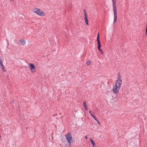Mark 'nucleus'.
Wrapping results in <instances>:
<instances>
[{
	"instance_id": "obj_16",
	"label": "nucleus",
	"mask_w": 147,
	"mask_h": 147,
	"mask_svg": "<svg viewBox=\"0 0 147 147\" xmlns=\"http://www.w3.org/2000/svg\"><path fill=\"white\" fill-rule=\"evenodd\" d=\"M145 34L146 35H147V25H146V29Z\"/></svg>"
},
{
	"instance_id": "obj_7",
	"label": "nucleus",
	"mask_w": 147,
	"mask_h": 147,
	"mask_svg": "<svg viewBox=\"0 0 147 147\" xmlns=\"http://www.w3.org/2000/svg\"><path fill=\"white\" fill-rule=\"evenodd\" d=\"M0 65L1 66L2 69L3 71L4 72L5 71V70L4 67V65H3V62L1 61V57L0 58Z\"/></svg>"
},
{
	"instance_id": "obj_5",
	"label": "nucleus",
	"mask_w": 147,
	"mask_h": 147,
	"mask_svg": "<svg viewBox=\"0 0 147 147\" xmlns=\"http://www.w3.org/2000/svg\"><path fill=\"white\" fill-rule=\"evenodd\" d=\"M122 84V82L121 80V78L119 77V78H118L117 80V81L115 84L117 85V86L120 87Z\"/></svg>"
},
{
	"instance_id": "obj_1",
	"label": "nucleus",
	"mask_w": 147,
	"mask_h": 147,
	"mask_svg": "<svg viewBox=\"0 0 147 147\" xmlns=\"http://www.w3.org/2000/svg\"><path fill=\"white\" fill-rule=\"evenodd\" d=\"M112 2L113 3V10L114 12V18L113 23H114L116 22L117 18V10L115 0H112Z\"/></svg>"
},
{
	"instance_id": "obj_11",
	"label": "nucleus",
	"mask_w": 147,
	"mask_h": 147,
	"mask_svg": "<svg viewBox=\"0 0 147 147\" xmlns=\"http://www.w3.org/2000/svg\"><path fill=\"white\" fill-rule=\"evenodd\" d=\"M19 41L21 42V44L22 45H24L25 44L26 41L24 39H20Z\"/></svg>"
},
{
	"instance_id": "obj_18",
	"label": "nucleus",
	"mask_w": 147,
	"mask_h": 147,
	"mask_svg": "<svg viewBox=\"0 0 147 147\" xmlns=\"http://www.w3.org/2000/svg\"><path fill=\"white\" fill-rule=\"evenodd\" d=\"M118 78H119V77H121V75L120 73H119L118 74Z\"/></svg>"
},
{
	"instance_id": "obj_17",
	"label": "nucleus",
	"mask_w": 147,
	"mask_h": 147,
	"mask_svg": "<svg viewBox=\"0 0 147 147\" xmlns=\"http://www.w3.org/2000/svg\"><path fill=\"white\" fill-rule=\"evenodd\" d=\"M89 112L90 113V114L92 116V115H93L91 111H89Z\"/></svg>"
},
{
	"instance_id": "obj_24",
	"label": "nucleus",
	"mask_w": 147,
	"mask_h": 147,
	"mask_svg": "<svg viewBox=\"0 0 147 147\" xmlns=\"http://www.w3.org/2000/svg\"><path fill=\"white\" fill-rule=\"evenodd\" d=\"M85 138L86 139H87V137L86 136H85Z\"/></svg>"
},
{
	"instance_id": "obj_4",
	"label": "nucleus",
	"mask_w": 147,
	"mask_h": 147,
	"mask_svg": "<svg viewBox=\"0 0 147 147\" xmlns=\"http://www.w3.org/2000/svg\"><path fill=\"white\" fill-rule=\"evenodd\" d=\"M120 88V87L117 86V85L115 84L113 87V91L114 93L116 94L118 92Z\"/></svg>"
},
{
	"instance_id": "obj_2",
	"label": "nucleus",
	"mask_w": 147,
	"mask_h": 147,
	"mask_svg": "<svg viewBox=\"0 0 147 147\" xmlns=\"http://www.w3.org/2000/svg\"><path fill=\"white\" fill-rule=\"evenodd\" d=\"M34 10V12L35 13L40 16H45V13L43 11H41L40 9H39L35 8Z\"/></svg>"
},
{
	"instance_id": "obj_12",
	"label": "nucleus",
	"mask_w": 147,
	"mask_h": 147,
	"mask_svg": "<svg viewBox=\"0 0 147 147\" xmlns=\"http://www.w3.org/2000/svg\"><path fill=\"white\" fill-rule=\"evenodd\" d=\"M90 141L91 143L92 144L93 147L95 146L96 144L93 141L92 139H90Z\"/></svg>"
},
{
	"instance_id": "obj_15",
	"label": "nucleus",
	"mask_w": 147,
	"mask_h": 147,
	"mask_svg": "<svg viewBox=\"0 0 147 147\" xmlns=\"http://www.w3.org/2000/svg\"><path fill=\"white\" fill-rule=\"evenodd\" d=\"M90 61H88L86 62V64L88 65H89L90 64Z\"/></svg>"
},
{
	"instance_id": "obj_21",
	"label": "nucleus",
	"mask_w": 147,
	"mask_h": 147,
	"mask_svg": "<svg viewBox=\"0 0 147 147\" xmlns=\"http://www.w3.org/2000/svg\"><path fill=\"white\" fill-rule=\"evenodd\" d=\"M11 104L13 103H14V101L13 100L11 101Z\"/></svg>"
},
{
	"instance_id": "obj_14",
	"label": "nucleus",
	"mask_w": 147,
	"mask_h": 147,
	"mask_svg": "<svg viewBox=\"0 0 147 147\" xmlns=\"http://www.w3.org/2000/svg\"><path fill=\"white\" fill-rule=\"evenodd\" d=\"M84 15L85 16H87L86 12L85 9L84 10Z\"/></svg>"
},
{
	"instance_id": "obj_19",
	"label": "nucleus",
	"mask_w": 147,
	"mask_h": 147,
	"mask_svg": "<svg viewBox=\"0 0 147 147\" xmlns=\"http://www.w3.org/2000/svg\"><path fill=\"white\" fill-rule=\"evenodd\" d=\"M97 122L98 124L99 125H100V122L98 120H97Z\"/></svg>"
},
{
	"instance_id": "obj_3",
	"label": "nucleus",
	"mask_w": 147,
	"mask_h": 147,
	"mask_svg": "<svg viewBox=\"0 0 147 147\" xmlns=\"http://www.w3.org/2000/svg\"><path fill=\"white\" fill-rule=\"evenodd\" d=\"M65 137L67 142L69 143V145H70L71 141L72 139V135L71 133L69 132H68L67 134L66 135Z\"/></svg>"
},
{
	"instance_id": "obj_20",
	"label": "nucleus",
	"mask_w": 147,
	"mask_h": 147,
	"mask_svg": "<svg viewBox=\"0 0 147 147\" xmlns=\"http://www.w3.org/2000/svg\"><path fill=\"white\" fill-rule=\"evenodd\" d=\"M69 145H67L66 144V146H65V147H69Z\"/></svg>"
},
{
	"instance_id": "obj_23",
	"label": "nucleus",
	"mask_w": 147,
	"mask_h": 147,
	"mask_svg": "<svg viewBox=\"0 0 147 147\" xmlns=\"http://www.w3.org/2000/svg\"><path fill=\"white\" fill-rule=\"evenodd\" d=\"M94 119L96 121H97V120H98V119L96 117L95 118V119Z\"/></svg>"
},
{
	"instance_id": "obj_13",
	"label": "nucleus",
	"mask_w": 147,
	"mask_h": 147,
	"mask_svg": "<svg viewBox=\"0 0 147 147\" xmlns=\"http://www.w3.org/2000/svg\"><path fill=\"white\" fill-rule=\"evenodd\" d=\"M83 104V105L84 106L85 109L86 110V111H87L88 110V107L87 106V105H86V103L85 101H84V102Z\"/></svg>"
},
{
	"instance_id": "obj_8",
	"label": "nucleus",
	"mask_w": 147,
	"mask_h": 147,
	"mask_svg": "<svg viewBox=\"0 0 147 147\" xmlns=\"http://www.w3.org/2000/svg\"><path fill=\"white\" fill-rule=\"evenodd\" d=\"M98 48L99 51L100 52V53H101L102 54H103V53H104V52L102 51V50H101L100 49V47H101V45L100 44H98Z\"/></svg>"
},
{
	"instance_id": "obj_9",
	"label": "nucleus",
	"mask_w": 147,
	"mask_h": 147,
	"mask_svg": "<svg viewBox=\"0 0 147 147\" xmlns=\"http://www.w3.org/2000/svg\"><path fill=\"white\" fill-rule=\"evenodd\" d=\"M84 20L86 25H88V19L87 16H85Z\"/></svg>"
},
{
	"instance_id": "obj_6",
	"label": "nucleus",
	"mask_w": 147,
	"mask_h": 147,
	"mask_svg": "<svg viewBox=\"0 0 147 147\" xmlns=\"http://www.w3.org/2000/svg\"><path fill=\"white\" fill-rule=\"evenodd\" d=\"M29 65L32 72L33 73L35 71H33V70L36 68L34 65L31 63H29Z\"/></svg>"
},
{
	"instance_id": "obj_22",
	"label": "nucleus",
	"mask_w": 147,
	"mask_h": 147,
	"mask_svg": "<svg viewBox=\"0 0 147 147\" xmlns=\"http://www.w3.org/2000/svg\"><path fill=\"white\" fill-rule=\"evenodd\" d=\"M92 117L94 118V119H95V118H96V117L93 115H92Z\"/></svg>"
},
{
	"instance_id": "obj_10",
	"label": "nucleus",
	"mask_w": 147,
	"mask_h": 147,
	"mask_svg": "<svg viewBox=\"0 0 147 147\" xmlns=\"http://www.w3.org/2000/svg\"><path fill=\"white\" fill-rule=\"evenodd\" d=\"M97 40L98 44H100V40H99V33H98L97 35Z\"/></svg>"
}]
</instances>
